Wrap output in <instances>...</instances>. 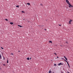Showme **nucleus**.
<instances>
[{"label": "nucleus", "mask_w": 73, "mask_h": 73, "mask_svg": "<svg viewBox=\"0 0 73 73\" xmlns=\"http://www.w3.org/2000/svg\"><path fill=\"white\" fill-rule=\"evenodd\" d=\"M67 64H69V63H68V62H67Z\"/></svg>", "instance_id": "26"}, {"label": "nucleus", "mask_w": 73, "mask_h": 73, "mask_svg": "<svg viewBox=\"0 0 73 73\" xmlns=\"http://www.w3.org/2000/svg\"><path fill=\"white\" fill-rule=\"evenodd\" d=\"M57 58H58V57L57 56Z\"/></svg>", "instance_id": "30"}, {"label": "nucleus", "mask_w": 73, "mask_h": 73, "mask_svg": "<svg viewBox=\"0 0 73 73\" xmlns=\"http://www.w3.org/2000/svg\"><path fill=\"white\" fill-rule=\"evenodd\" d=\"M49 42L50 43H52V41H49Z\"/></svg>", "instance_id": "10"}, {"label": "nucleus", "mask_w": 73, "mask_h": 73, "mask_svg": "<svg viewBox=\"0 0 73 73\" xmlns=\"http://www.w3.org/2000/svg\"><path fill=\"white\" fill-rule=\"evenodd\" d=\"M66 44H68V42H66Z\"/></svg>", "instance_id": "25"}, {"label": "nucleus", "mask_w": 73, "mask_h": 73, "mask_svg": "<svg viewBox=\"0 0 73 73\" xmlns=\"http://www.w3.org/2000/svg\"><path fill=\"white\" fill-rule=\"evenodd\" d=\"M10 24H11V25H13V23L11 22L10 23Z\"/></svg>", "instance_id": "6"}, {"label": "nucleus", "mask_w": 73, "mask_h": 73, "mask_svg": "<svg viewBox=\"0 0 73 73\" xmlns=\"http://www.w3.org/2000/svg\"><path fill=\"white\" fill-rule=\"evenodd\" d=\"M45 31H46V29H45Z\"/></svg>", "instance_id": "33"}, {"label": "nucleus", "mask_w": 73, "mask_h": 73, "mask_svg": "<svg viewBox=\"0 0 73 73\" xmlns=\"http://www.w3.org/2000/svg\"><path fill=\"white\" fill-rule=\"evenodd\" d=\"M66 3L68 4L69 5H70L71 6V5H70V3L69 2V1L68 0H66Z\"/></svg>", "instance_id": "1"}, {"label": "nucleus", "mask_w": 73, "mask_h": 73, "mask_svg": "<svg viewBox=\"0 0 73 73\" xmlns=\"http://www.w3.org/2000/svg\"><path fill=\"white\" fill-rule=\"evenodd\" d=\"M31 58H30V59H31Z\"/></svg>", "instance_id": "32"}, {"label": "nucleus", "mask_w": 73, "mask_h": 73, "mask_svg": "<svg viewBox=\"0 0 73 73\" xmlns=\"http://www.w3.org/2000/svg\"><path fill=\"white\" fill-rule=\"evenodd\" d=\"M1 49H4V48L3 47H1Z\"/></svg>", "instance_id": "16"}, {"label": "nucleus", "mask_w": 73, "mask_h": 73, "mask_svg": "<svg viewBox=\"0 0 73 73\" xmlns=\"http://www.w3.org/2000/svg\"><path fill=\"white\" fill-rule=\"evenodd\" d=\"M16 7H17V8H19V6H16Z\"/></svg>", "instance_id": "13"}, {"label": "nucleus", "mask_w": 73, "mask_h": 73, "mask_svg": "<svg viewBox=\"0 0 73 73\" xmlns=\"http://www.w3.org/2000/svg\"><path fill=\"white\" fill-rule=\"evenodd\" d=\"M5 20L6 21H8V20L7 19H6Z\"/></svg>", "instance_id": "14"}, {"label": "nucleus", "mask_w": 73, "mask_h": 73, "mask_svg": "<svg viewBox=\"0 0 73 73\" xmlns=\"http://www.w3.org/2000/svg\"><path fill=\"white\" fill-rule=\"evenodd\" d=\"M19 52H20V51H19Z\"/></svg>", "instance_id": "34"}, {"label": "nucleus", "mask_w": 73, "mask_h": 73, "mask_svg": "<svg viewBox=\"0 0 73 73\" xmlns=\"http://www.w3.org/2000/svg\"><path fill=\"white\" fill-rule=\"evenodd\" d=\"M59 25V26H61V25Z\"/></svg>", "instance_id": "27"}, {"label": "nucleus", "mask_w": 73, "mask_h": 73, "mask_svg": "<svg viewBox=\"0 0 73 73\" xmlns=\"http://www.w3.org/2000/svg\"><path fill=\"white\" fill-rule=\"evenodd\" d=\"M11 54H12V55H13V53H11Z\"/></svg>", "instance_id": "20"}, {"label": "nucleus", "mask_w": 73, "mask_h": 73, "mask_svg": "<svg viewBox=\"0 0 73 73\" xmlns=\"http://www.w3.org/2000/svg\"><path fill=\"white\" fill-rule=\"evenodd\" d=\"M64 57L65 58V59H66V60H68V59H67V58H66L65 56H64Z\"/></svg>", "instance_id": "3"}, {"label": "nucleus", "mask_w": 73, "mask_h": 73, "mask_svg": "<svg viewBox=\"0 0 73 73\" xmlns=\"http://www.w3.org/2000/svg\"><path fill=\"white\" fill-rule=\"evenodd\" d=\"M3 66H5V64H3Z\"/></svg>", "instance_id": "17"}, {"label": "nucleus", "mask_w": 73, "mask_h": 73, "mask_svg": "<svg viewBox=\"0 0 73 73\" xmlns=\"http://www.w3.org/2000/svg\"><path fill=\"white\" fill-rule=\"evenodd\" d=\"M28 23H29V21H28Z\"/></svg>", "instance_id": "31"}, {"label": "nucleus", "mask_w": 73, "mask_h": 73, "mask_svg": "<svg viewBox=\"0 0 73 73\" xmlns=\"http://www.w3.org/2000/svg\"><path fill=\"white\" fill-rule=\"evenodd\" d=\"M7 63H8V60H7Z\"/></svg>", "instance_id": "22"}, {"label": "nucleus", "mask_w": 73, "mask_h": 73, "mask_svg": "<svg viewBox=\"0 0 73 73\" xmlns=\"http://www.w3.org/2000/svg\"><path fill=\"white\" fill-rule=\"evenodd\" d=\"M64 61H66V62H68V61H67L65 60H64Z\"/></svg>", "instance_id": "19"}, {"label": "nucleus", "mask_w": 73, "mask_h": 73, "mask_svg": "<svg viewBox=\"0 0 73 73\" xmlns=\"http://www.w3.org/2000/svg\"><path fill=\"white\" fill-rule=\"evenodd\" d=\"M40 5H41L42 6V4H40Z\"/></svg>", "instance_id": "21"}, {"label": "nucleus", "mask_w": 73, "mask_h": 73, "mask_svg": "<svg viewBox=\"0 0 73 73\" xmlns=\"http://www.w3.org/2000/svg\"><path fill=\"white\" fill-rule=\"evenodd\" d=\"M22 13H25V12L24 11H22Z\"/></svg>", "instance_id": "12"}, {"label": "nucleus", "mask_w": 73, "mask_h": 73, "mask_svg": "<svg viewBox=\"0 0 73 73\" xmlns=\"http://www.w3.org/2000/svg\"><path fill=\"white\" fill-rule=\"evenodd\" d=\"M64 61H66V62H68V61H67L65 60H64Z\"/></svg>", "instance_id": "18"}, {"label": "nucleus", "mask_w": 73, "mask_h": 73, "mask_svg": "<svg viewBox=\"0 0 73 73\" xmlns=\"http://www.w3.org/2000/svg\"><path fill=\"white\" fill-rule=\"evenodd\" d=\"M56 64H54V66H56Z\"/></svg>", "instance_id": "15"}, {"label": "nucleus", "mask_w": 73, "mask_h": 73, "mask_svg": "<svg viewBox=\"0 0 73 73\" xmlns=\"http://www.w3.org/2000/svg\"><path fill=\"white\" fill-rule=\"evenodd\" d=\"M3 60H5V58L3 57Z\"/></svg>", "instance_id": "24"}, {"label": "nucleus", "mask_w": 73, "mask_h": 73, "mask_svg": "<svg viewBox=\"0 0 73 73\" xmlns=\"http://www.w3.org/2000/svg\"><path fill=\"white\" fill-rule=\"evenodd\" d=\"M54 54L56 55H57V54H56V53H54Z\"/></svg>", "instance_id": "23"}, {"label": "nucleus", "mask_w": 73, "mask_h": 73, "mask_svg": "<svg viewBox=\"0 0 73 73\" xmlns=\"http://www.w3.org/2000/svg\"><path fill=\"white\" fill-rule=\"evenodd\" d=\"M27 5H30V3H27Z\"/></svg>", "instance_id": "7"}, {"label": "nucleus", "mask_w": 73, "mask_h": 73, "mask_svg": "<svg viewBox=\"0 0 73 73\" xmlns=\"http://www.w3.org/2000/svg\"><path fill=\"white\" fill-rule=\"evenodd\" d=\"M60 65H63V64H62L61 63H59L58 64L59 66Z\"/></svg>", "instance_id": "4"}, {"label": "nucleus", "mask_w": 73, "mask_h": 73, "mask_svg": "<svg viewBox=\"0 0 73 73\" xmlns=\"http://www.w3.org/2000/svg\"><path fill=\"white\" fill-rule=\"evenodd\" d=\"M70 68V66L69 65V66H68Z\"/></svg>", "instance_id": "28"}, {"label": "nucleus", "mask_w": 73, "mask_h": 73, "mask_svg": "<svg viewBox=\"0 0 73 73\" xmlns=\"http://www.w3.org/2000/svg\"><path fill=\"white\" fill-rule=\"evenodd\" d=\"M48 73H52V71H50H50H49Z\"/></svg>", "instance_id": "8"}, {"label": "nucleus", "mask_w": 73, "mask_h": 73, "mask_svg": "<svg viewBox=\"0 0 73 73\" xmlns=\"http://www.w3.org/2000/svg\"><path fill=\"white\" fill-rule=\"evenodd\" d=\"M72 21V20H70V21H69V24H71V22Z\"/></svg>", "instance_id": "2"}, {"label": "nucleus", "mask_w": 73, "mask_h": 73, "mask_svg": "<svg viewBox=\"0 0 73 73\" xmlns=\"http://www.w3.org/2000/svg\"><path fill=\"white\" fill-rule=\"evenodd\" d=\"M27 60H29V58H27Z\"/></svg>", "instance_id": "9"}, {"label": "nucleus", "mask_w": 73, "mask_h": 73, "mask_svg": "<svg viewBox=\"0 0 73 73\" xmlns=\"http://www.w3.org/2000/svg\"><path fill=\"white\" fill-rule=\"evenodd\" d=\"M68 64V66H69V64Z\"/></svg>", "instance_id": "29"}, {"label": "nucleus", "mask_w": 73, "mask_h": 73, "mask_svg": "<svg viewBox=\"0 0 73 73\" xmlns=\"http://www.w3.org/2000/svg\"><path fill=\"white\" fill-rule=\"evenodd\" d=\"M18 27H23V26H21V25H18Z\"/></svg>", "instance_id": "5"}, {"label": "nucleus", "mask_w": 73, "mask_h": 73, "mask_svg": "<svg viewBox=\"0 0 73 73\" xmlns=\"http://www.w3.org/2000/svg\"><path fill=\"white\" fill-rule=\"evenodd\" d=\"M69 7H73V6H72V5H71V6L69 5Z\"/></svg>", "instance_id": "11"}]
</instances>
